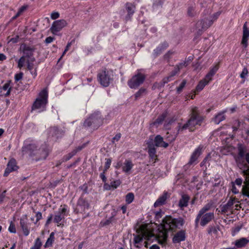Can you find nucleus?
<instances>
[{
    "label": "nucleus",
    "instance_id": "obj_14",
    "mask_svg": "<svg viewBox=\"0 0 249 249\" xmlns=\"http://www.w3.org/2000/svg\"><path fill=\"white\" fill-rule=\"evenodd\" d=\"M89 208V204L88 200L81 196L77 201V210L78 212L81 213L85 212L86 210H88Z\"/></svg>",
    "mask_w": 249,
    "mask_h": 249
},
{
    "label": "nucleus",
    "instance_id": "obj_11",
    "mask_svg": "<svg viewBox=\"0 0 249 249\" xmlns=\"http://www.w3.org/2000/svg\"><path fill=\"white\" fill-rule=\"evenodd\" d=\"M67 208V205H61L58 211L55 213L53 222L57 224V226L63 227L64 226V224L61 223V221L65 219V216L68 215L69 211Z\"/></svg>",
    "mask_w": 249,
    "mask_h": 249
},
{
    "label": "nucleus",
    "instance_id": "obj_51",
    "mask_svg": "<svg viewBox=\"0 0 249 249\" xmlns=\"http://www.w3.org/2000/svg\"><path fill=\"white\" fill-rule=\"evenodd\" d=\"M213 76H212L208 72V73L205 75V77L202 79V80L204 81H205V82L208 85L209 83L213 80Z\"/></svg>",
    "mask_w": 249,
    "mask_h": 249
},
{
    "label": "nucleus",
    "instance_id": "obj_41",
    "mask_svg": "<svg viewBox=\"0 0 249 249\" xmlns=\"http://www.w3.org/2000/svg\"><path fill=\"white\" fill-rule=\"evenodd\" d=\"M218 230L219 227L214 226H209L207 229L208 233L209 234H212L213 233L216 234Z\"/></svg>",
    "mask_w": 249,
    "mask_h": 249
},
{
    "label": "nucleus",
    "instance_id": "obj_56",
    "mask_svg": "<svg viewBox=\"0 0 249 249\" xmlns=\"http://www.w3.org/2000/svg\"><path fill=\"white\" fill-rule=\"evenodd\" d=\"M208 159V157H205L200 164V167H202L203 169H204V171H206L207 169L206 163L207 162Z\"/></svg>",
    "mask_w": 249,
    "mask_h": 249
},
{
    "label": "nucleus",
    "instance_id": "obj_4",
    "mask_svg": "<svg viewBox=\"0 0 249 249\" xmlns=\"http://www.w3.org/2000/svg\"><path fill=\"white\" fill-rule=\"evenodd\" d=\"M209 11L206 10L203 13V18L200 20H198L196 25L197 31V35L201 36L204 31L206 30L211 27L213 22L218 19L221 14V11H219L210 15H208Z\"/></svg>",
    "mask_w": 249,
    "mask_h": 249
},
{
    "label": "nucleus",
    "instance_id": "obj_64",
    "mask_svg": "<svg viewBox=\"0 0 249 249\" xmlns=\"http://www.w3.org/2000/svg\"><path fill=\"white\" fill-rule=\"evenodd\" d=\"M36 221L35 223L36 224L37 223V222H38L40 220H41L42 218V213L39 212H37L36 214Z\"/></svg>",
    "mask_w": 249,
    "mask_h": 249
},
{
    "label": "nucleus",
    "instance_id": "obj_54",
    "mask_svg": "<svg viewBox=\"0 0 249 249\" xmlns=\"http://www.w3.org/2000/svg\"><path fill=\"white\" fill-rule=\"evenodd\" d=\"M143 240V237L141 235H136L134 238V242L135 244L141 243Z\"/></svg>",
    "mask_w": 249,
    "mask_h": 249
},
{
    "label": "nucleus",
    "instance_id": "obj_15",
    "mask_svg": "<svg viewBox=\"0 0 249 249\" xmlns=\"http://www.w3.org/2000/svg\"><path fill=\"white\" fill-rule=\"evenodd\" d=\"M18 169V167L17 165L16 160L14 159H10L7 165V167L5 169L3 176L7 177L9 174L13 171H15Z\"/></svg>",
    "mask_w": 249,
    "mask_h": 249
},
{
    "label": "nucleus",
    "instance_id": "obj_47",
    "mask_svg": "<svg viewBox=\"0 0 249 249\" xmlns=\"http://www.w3.org/2000/svg\"><path fill=\"white\" fill-rule=\"evenodd\" d=\"M174 52L171 50L168 51L163 56L164 60H167V62H169L170 59L171 58V56L174 54Z\"/></svg>",
    "mask_w": 249,
    "mask_h": 249
},
{
    "label": "nucleus",
    "instance_id": "obj_49",
    "mask_svg": "<svg viewBox=\"0 0 249 249\" xmlns=\"http://www.w3.org/2000/svg\"><path fill=\"white\" fill-rule=\"evenodd\" d=\"M243 36L249 37V30L247 26V22H246L243 25Z\"/></svg>",
    "mask_w": 249,
    "mask_h": 249
},
{
    "label": "nucleus",
    "instance_id": "obj_21",
    "mask_svg": "<svg viewBox=\"0 0 249 249\" xmlns=\"http://www.w3.org/2000/svg\"><path fill=\"white\" fill-rule=\"evenodd\" d=\"M202 147L200 145L195 150L191 155V158L189 161V164H193L197 160V159L202 153Z\"/></svg>",
    "mask_w": 249,
    "mask_h": 249
},
{
    "label": "nucleus",
    "instance_id": "obj_63",
    "mask_svg": "<svg viewBox=\"0 0 249 249\" xmlns=\"http://www.w3.org/2000/svg\"><path fill=\"white\" fill-rule=\"evenodd\" d=\"M60 16V14L57 12H53L51 15V18L52 19H56Z\"/></svg>",
    "mask_w": 249,
    "mask_h": 249
},
{
    "label": "nucleus",
    "instance_id": "obj_37",
    "mask_svg": "<svg viewBox=\"0 0 249 249\" xmlns=\"http://www.w3.org/2000/svg\"><path fill=\"white\" fill-rule=\"evenodd\" d=\"M208 84L202 79L199 81L196 88V92L199 93L203 89L204 87Z\"/></svg>",
    "mask_w": 249,
    "mask_h": 249
},
{
    "label": "nucleus",
    "instance_id": "obj_31",
    "mask_svg": "<svg viewBox=\"0 0 249 249\" xmlns=\"http://www.w3.org/2000/svg\"><path fill=\"white\" fill-rule=\"evenodd\" d=\"M115 215L116 213L115 212H112L111 213V216L110 217L105 220L101 221V222H100L101 226L102 227L106 226L109 225L110 224L112 223L113 222H115Z\"/></svg>",
    "mask_w": 249,
    "mask_h": 249
},
{
    "label": "nucleus",
    "instance_id": "obj_58",
    "mask_svg": "<svg viewBox=\"0 0 249 249\" xmlns=\"http://www.w3.org/2000/svg\"><path fill=\"white\" fill-rule=\"evenodd\" d=\"M28 8L27 5L22 6L19 8L17 13L18 15L20 16Z\"/></svg>",
    "mask_w": 249,
    "mask_h": 249
},
{
    "label": "nucleus",
    "instance_id": "obj_50",
    "mask_svg": "<svg viewBox=\"0 0 249 249\" xmlns=\"http://www.w3.org/2000/svg\"><path fill=\"white\" fill-rule=\"evenodd\" d=\"M25 56H22L18 60V68L19 69H21L24 64V63L25 62Z\"/></svg>",
    "mask_w": 249,
    "mask_h": 249
},
{
    "label": "nucleus",
    "instance_id": "obj_33",
    "mask_svg": "<svg viewBox=\"0 0 249 249\" xmlns=\"http://www.w3.org/2000/svg\"><path fill=\"white\" fill-rule=\"evenodd\" d=\"M121 181L119 179L115 180L110 182V184L109 185L107 183H105L104 186L106 189L110 190L111 188L115 189L117 188L121 184Z\"/></svg>",
    "mask_w": 249,
    "mask_h": 249
},
{
    "label": "nucleus",
    "instance_id": "obj_53",
    "mask_svg": "<svg viewBox=\"0 0 249 249\" xmlns=\"http://www.w3.org/2000/svg\"><path fill=\"white\" fill-rule=\"evenodd\" d=\"M19 36L18 35H16L15 37L10 38V36H8L7 39H8V43L12 42V43H17L19 41Z\"/></svg>",
    "mask_w": 249,
    "mask_h": 249
},
{
    "label": "nucleus",
    "instance_id": "obj_24",
    "mask_svg": "<svg viewBox=\"0 0 249 249\" xmlns=\"http://www.w3.org/2000/svg\"><path fill=\"white\" fill-rule=\"evenodd\" d=\"M244 175L246 176L247 183L245 186L242 188V194L244 196L249 197V167L243 171Z\"/></svg>",
    "mask_w": 249,
    "mask_h": 249
},
{
    "label": "nucleus",
    "instance_id": "obj_8",
    "mask_svg": "<svg viewBox=\"0 0 249 249\" xmlns=\"http://www.w3.org/2000/svg\"><path fill=\"white\" fill-rule=\"evenodd\" d=\"M146 75L138 70L137 73L127 81L128 86L131 89H137L144 82Z\"/></svg>",
    "mask_w": 249,
    "mask_h": 249
},
{
    "label": "nucleus",
    "instance_id": "obj_61",
    "mask_svg": "<svg viewBox=\"0 0 249 249\" xmlns=\"http://www.w3.org/2000/svg\"><path fill=\"white\" fill-rule=\"evenodd\" d=\"M231 209L226 204L221 207V212L224 213L228 212Z\"/></svg>",
    "mask_w": 249,
    "mask_h": 249
},
{
    "label": "nucleus",
    "instance_id": "obj_43",
    "mask_svg": "<svg viewBox=\"0 0 249 249\" xmlns=\"http://www.w3.org/2000/svg\"><path fill=\"white\" fill-rule=\"evenodd\" d=\"M134 199V195L132 193H128L125 196V202L127 204H129L133 202Z\"/></svg>",
    "mask_w": 249,
    "mask_h": 249
},
{
    "label": "nucleus",
    "instance_id": "obj_7",
    "mask_svg": "<svg viewBox=\"0 0 249 249\" xmlns=\"http://www.w3.org/2000/svg\"><path fill=\"white\" fill-rule=\"evenodd\" d=\"M97 79L102 87H108L114 80L113 71L107 69H102L98 72Z\"/></svg>",
    "mask_w": 249,
    "mask_h": 249
},
{
    "label": "nucleus",
    "instance_id": "obj_60",
    "mask_svg": "<svg viewBox=\"0 0 249 249\" xmlns=\"http://www.w3.org/2000/svg\"><path fill=\"white\" fill-rule=\"evenodd\" d=\"M107 171H104L103 170V172L100 173V178L102 179V181L105 184L107 183L106 181L107 180V178L105 176V174Z\"/></svg>",
    "mask_w": 249,
    "mask_h": 249
},
{
    "label": "nucleus",
    "instance_id": "obj_10",
    "mask_svg": "<svg viewBox=\"0 0 249 249\" xmlns=\"http://www.w3.org/2000/svg\"><path fill=\"white\" fill-rule=\"evenodd\" d=\"M238 153L236 156L235 157V160L238 166L240 169L247 167L246 162H245V157L246 156V148L242 144H238L237 146Z\"/></svg>",
    "mask_w": 249,
    "mask_h": 249
},
{
    "label": "nucleus",
    "instance_id": "obj_13",
    "mask_svg": "<svg viewBox=\"0 0 249 249\" xmlns=\"http://www.w3.org/2000/svg\"><path fill=\"white\" fill-rule=\"evenodd\" d=\"M67 24L66 21L64 19H60L54 21L50 28L51 32L53 35L62 30L63 28L65 27Z\"/></svg>",
    "mask_w": 249,
    "mask_h": 249
},
{
    "label": "nucleus",
    "instance_id": "obj_39",
    "mask_svg": "<svg viewBox=\"0 0 249 249\" xmlns=\"http://www.w3.org/2000/svg\"><path fill=\"white\" fill-rule=\"evenodd\" d=\"M42 246V243L41 239L37 237L34 242V245L30 248V249H41Z\"/></svg>",
    "mask_w": 249,
    "mask_h": 249
},
{
    "label": "nucleus",
    "instance_id": "obj_25",
    "mask_svg": "<svg viewBox=\"0 0 249 249\" xmlns=\"http://www.w3.org/2000/svg\"><path fill=\"white\" fill-rule=\"evenodd\" d=\"M189 200L190 196L188 195L184 194L182 195L178 202V206L180 209L183 210L184 208L187 207Z\"/></svg>",
    "mask_w": 249,
    "mask_h": 249
},
{
    "label": "nucleus",
    "instance_id": "obj_1",
    "mask_svg": "<svg viewBox=\"0 0 249 249\" xmlns=\"http://www.w3.org/2000/svg\"><path fill=\"white\" fill-rule=\"evenodd\" d=\"M184 224V220L182 217L174 218L171 215L166 216L161 224V229H159V231L156 237L158 243L165 246L168 237V232H175L177 229H180Z\"/></svg>",
    "mask_w": 249,
    "mask_h": 249
},
{
    "label": "nucleus",
    "instance_id": "obj_16",
    "mask_svg": "<svg viewBox=\"0 0 249 249\" xmlns=\"http://www.w3.org/2000/svg\"><path fill=\"white\" fill-rule=\"evenodd\" d=\"M20 48L22 50L23 53L24 55L23 56H25L26 58H30L33 55L35 50L33 47L23 43L21 45Z\"/></svg>",
    "mask_w": 249,
    "mask_h": 249
},
{
    "label": "nucleus",
    "instance_id": "obj_59",
    "mask_svg": "<svg viewBox=\"0 0 249 249\" xmlns=\"http://www.w3.org/2000/svg\"><path fill=\"white\" fill-rule=\"evenodd\" d=\"M74 42H75V39H73L70 42H69L68 43V44H67V45L65 47V50L64 52V53H66L69 50L70 47L71 46V45L72 44L74 43Z\"/></svg>",
    "mask_w": 249,
    "mask_h": 249
},
{
    "label": "nucleus",
    "instance_id": "obj_19",
    "mask_svg": "<svg viewBox=\"0 0 249 249\" xmlns=\"http://www.w3.org/2000/svg\"><path fill=\"white\" fill-rule=\"evenodd\" d=\"M134 166L132 160L126 159L122 165V171L126 174H130L131 170Z\"/></svg>",
    "mask_w": 249,
    "mask_h": 249
},
{
    "label": "nucleus",
    "instance_id": "obj_32",
    "mask_svg": "<svg viewBox=\"0 0 249 249\" xmlns=\"http://www.w3.org/2000/svg\"><path fill=\"white\" fill-rule=\"evenodd\" d=\"M167 199V193H164L163 194L160 196L158 199L155 201L154 204L155 207L162 206L165 204Z\"/></svg>",
    "mask_w": 249,
    "mask_h": 249
},
{
    "label": "nucleus",
    "instance_id": "obj_52",
    "mask_svg": "<svg viewBox=\"0 0 249 249\" xmlns=\"http://www.w3.org/2000/svg\"><path fill=\"white\" fill-rule=\"evenodd\" d=\"M8 231L11 233H15L16 232V226L14 223L11 221L10 225L8 228Z\"/></svg>",
    "mask_w": 249,
    "mask_h": 249
},
{
    "label": "nucleus",
    "instance_id": "obj_5",
    "mask_svg": "<svg viewBox=\"0 0 249 249\" xmlns=\"http://www.w3.org/2000/svg\"><path fill=\"white\" fill-rule=\"evenodd\" d=\"M48 103V92L46 89H43L38 94L32 106V111L37 110L41 113L46 110Z\"/></svg>",
    "mask_w": 249,
    "mask_h": 249
},
{
    "label": "nucleus",
    "instance_id": "obj_45",
    "mask_svg": "<svg viewBox=\"0 0 249 249\" xmlns=\"http://www.w3.org/2000/svg\"><path fill=\"white\" fill-rule=\"evenodd\" d=\"M79 189L82 191L81 196L84 197L85 194H88V185L87 183H84L79 187Z\"/></svg>",
    "mask_w": 249,
    "mask_h": 249
},
{
    "label": "nucleus",
    "instance_id": "obj_17",
    "mask_svg": "<svg viewBox=\"0 0 249 249\" xmlns=\"http://www.w3.org/2000/svg\"><path fill=\"white\" fill-rule=\"evenodd\" d=\"M169 47L167 42L164 41L160 43L156 49L153 50V55L154 57L156 58L160 55L163 51Z\"/></svg>",
    "mask_w": 249,
    "mask_h": 249
},
{
    "label": "nucleus",
    "instance_id": "obj_29",
    "mask_svg": "<svg viewBox=\"0 0 249 249\" xmlns=\"http://www.w3.org/2000/svg\"><path fill=\"white\" fill-rule=\"evenodd\" d=\"M11 83V80H8L5 83L2 87H0V89L6 91V92L3 94L5 97H8L10 95L12 87H10Z\"/></svg>",
    "mask_w": 249,
    "mask_h": 249
},
{
    "label": "nucleus",
    "instance_id": "obj_26",
    "mask_svg": "<svg viewBox=\"0 0 249 249\" xmlns=\"http://www.w3.org/2000/svg\"><path fill=\"white\" fill-rule=\"evenodd\" d=\"M148 145V153L149 156V157L152 160H156L157 159L156 155V149L152 143V142H148L147 143Z\"/></svg>",
    "mask_w": 249,
    "mask_h": 249
},
{
    "label": "nucleus",
    "instance_id": "obj_44",
    "mask_svg": "<svg viewBox=\"0 0 249 249\" xmlns=\"http://www.w3.org/2000/svg\"><path fill=\"white\" fill-rule=\"evenodd\" d=\"M187 83V81L185 79H183L179 86L177 88V93L180 94L183 90L184 88L185 87Z\"/></svg>",
    "mask_w": 249,
    "mask_h": 249
},
{
    "label": "nucleus",
    "instance_id": "obj_48",
    "mask_svg": "<svg viewBox=\"0 0 249 249\" xmlns=\"http://www.w3.org/2000/svg\"><path fill=\"white\" fill-rule=\"evenodd\" d=\"M106 161L103 169L104 171H107L108 170V169L110 168L112 161L111 159L110 158L106 159Z\"/></svg>",
    "mask_w": 249,
    "mask_h": 249
},
{
    "label": "nucleus",
    "instance_id": "obj_46",
    "mask_svg": "<svg viewBox=\"0 0 249 249\" xmlns=\"http://www.w3.org/2000/svg\"><path fill=\"white\" fill-rule=\"evenodd\" d=\"M244 133L245 137H244V140L247 142H249V124L247 125L244 128Z\"/></svg>",
    "mask_w": 249,
    "mask_h": 249
},
{
    "label": "nucleus",
    "instance_id": "obj_3",
    "mask_svg": "<svg viewBox=\"0 0 249 249\" xmlns=\"http://www.w3.org/2000/svg\"><path fill=\"white\" fill-rule=\"evenodd\" d=\"M37 148L35 140L29 138L24 141L21 152L22 155L28 154L30 157L36 156L38 159H46L50 151L47 144L44 142L38 149Z\"/></svg>",
    "mask_w": 249,
    "mask_h": 249
},
{
    "label": "nucleus",
    "instance_id": "obj_36",
    "mask_svg": "<svg viewBox=\"0 0 249 249\" xmlns=\"http://www.w3.org/2000/svg\"><path fill=\"white\" fill-rule=\"evenodd\" d=\"M164 0H152V8L153 10H156L161 7L164 3Z\"/></svg>",
    "mask_w": 249,
    "mask_h": 249
},
{
    "label": "nucleus",
    "instance_id": "obj_62",
    "mask_svg": "<svg viewBox=\"0 0 249 249\" xmlns=\"http://www.w3.org/2000/svg\"><path fill=\"white\" fill-rule=\"evenodd\" d=\"M187 64L185 61L180 62L175 66H177L180 70H181L183 68L186 67Z\"/></svg>",
    "mask_w": 249,
    "mask_h": 249
},
{
    "label": "nucleus",
    "instance_id": "obj_30",
    "mask_svg": "<svg viewBox=\"0 0 249 249\" xmlns=\"http://www.w3.org/2000/svg\"><path fill=\"white\" fill-rule=\"evenodd\" d=\"M196 4L195 3L189 4L187 8V15L189 17H194L198 15V13L196 11Z\"/></svg>",
    "mask_w": 249,
    "mask_h": 249
},
{
    "label": "nucleus",
    "instance_id": "obj_40",
    "mask_svg": "<svg viewBox=\"0 0 249 249\" xmlns=\"http://www.w3.org/2000/svg\"><path fill=\"white\" fill-rule=\"evenodd\" d=\"M225 119V116L223 113H218L216 115L214 119V122L216 124H219L220 122Z\"/></svg>",
    "mask_w": 249,
    "mask_h": 249
},
{
    "label": "nucleus",
    "instance_id": "obj_27",
    "mask_svg": "<svg viewBox=\"0 0 249 249\" xmlns=\"http://www.w3.org/2000/svg\"><path fill=\"white\" fill-rule=\"evenodd\" d=\"M63 131L57 126L53 127L51 128L50 130V134L53 137H54L56 140L61 137L63 135Z\"/></svg>",
    "mask_w": 249,
    "mask_h": 249
},
{
    "label": "nucleus",
    "instance_id": "obj_57",
    "mask_svg": "<svg viewBox=\"0 0 249 249\" xmlns=\"http://www.w3.org/2000/svg\"><path fill=\"white\" fill-rule=\"evenodd\" d=\"M23 76V73L22 72H20L18 73H17L15 75V82H17L20 80H21Z\"/></svg>",
    "mask_w": 249,
    "mask_h": 249
},
{
    "label": "nucleus",
    "instance_id": "obj_23",
    "mask_svg": "<svg viewBox=\"0 0 249 249\" xmlns=\"http://www.w3.org/2000/svg\"><path fill=\"white\" fill-rule=\"evenodd\" d=\"M185 232L183 230L178 231L173 238V242L174 243H179L185 240Z\"/></svg>",
    "mask_w": 249,
    "mask_h": 249
},
{
    "label": "nucleus",
    "instance_id": "obj_12",
    "mask_svg": "<svg viewBox=\"0 0 249 249\" xmlns=\"http://www.w3.org/2000/svg\"><path fill=\"white\" fill-rule=\"evenodd\" d=\"M19 224L23 234L25 236H28L30 232L31 224L28 221V217L26 214L22 215L20 218Z\"/></svg>",
    "mask_w": 249,
    "mask_h": 249
},
{
    "label": "nucleus",
    "instance_id": "obj_18",
    "mask_svg": "<svg viewBox=\"0 0 249 249\" xmlns=\"http://www.w3.org/2000/svg\"><path fill=\"white\" fill-rule=\"evenodd\" d=\"M167 115L168 112L167 111L163 112L162 114L159 115L158 118L150 124V125L152 126L158 127L162 124L163 122L167 117Z\"/></svg>",
    "mask_w": 249,
    "mask_h": 249
},
{
    "label": "nucleus",
    "instance_id": "obj_22",
    "mask_svg": "<svg viewBox=\"0 0 249 249\" xmlns=\"http://www.w3.org/2000/svg\"><path fill=\"white\" fill-rule=\"evenodd\" d=\"M154 142L157 147L167 148L169 146V144L163 141V138L160 135H158L155 137Z\"/></svg>",
    "mask_w": 249,
    "mask_h": 249
},
{
    "label": "nucleus",
    "instance_id": "obj_20",
    "mask_svg": "<svg viewBox=\"0 0 249 249\" xmlns=\"http://www.w3.org/2000/svg\"><path fill=\"white\" fill-rule=\"evenodd\" d=\"M126 10L127 11V15L125 16L126 20H130L134 13L136 8L135 5L133 3L127 2L126 3Z\"/></svg>",
    "mask_w": 249,
    "mask_h": 249
},
{
    "label": "nucleus",
    "instance_id": "obj_2",
    "mask_svg": "<svg viewBox=\"0 0 249 249\" xmlns=\"http://www.w3.org/2000/svg\"><path fill=\"white\" fill-rule=\"evenodd\" d=\"M189 117V119L185 124H183L180 122L178 123L176 128L177 133L173 137L172 142L175 140L178 134H183L187 129H188L190 132L193 131L196 126L201 125L204 120V117L200 115L196 107L192 108Z\"/></svg>",
    "mask_w": 249,
    "mask_h": 249
},
{
    "label": "nucleus",
    "instance_id": "obj_38",
    "mask_svg": "<svg viewBox=\"0 0 249 249\" xmlns=\"http://www.w3.org/2000/svg\"><path fill=\"white\" fill-rule=\"evenodd\" d=\"M213 207V204L212 203H208L206 205H205L198 212H199V214H201L203 213H207L209 211H210Z\"/></svg>",
    "mask_w": 249,
    "mask_h": 249
},
{
    "label": "nucleus",
    "instance_id": "obj_28",
    "mask_svg": "<svg viewBox=\"0 0 249 249\" xmlns=\"http://www.w3.org/2000/svg\"><path fill=\"white\" fill-rule=\"evenodd\" d=\"M249 243V240L246 238L242 237L235 241V246L237 248L245 247Z\"/></svg>",
    "mask_w": 249,
    "mask_h": 249
},
{
    "label": "nucleus",
    "instance_id": "obj_35",
    "mask_svg": "<svg viewBox=\"0 0 249 249\" xmlns=\"http://www.w3.org/2000/svg\"><path fill=\"white\" fill-rule=\"evenodd\" d=\"M147 90L145 88L142 87L134 94L135 100L142 97L144 94H146Z\"/></svg>",
    "mask_w": 249,
    "mask_h": 249
},
{
    "label": "nucleus",
    "instance_id": "obj_34",
    "mask_svg": "<svg viewBox=\"0 0 249 249\" xmlns=\"http://www.w3.org/2000/svg\"><path fill=\"white\" fill-rule=\"evenodd\" d=\"M54 241V233L52 232L49 238L47 239L44 247L45 248H48L52 246L53 242Z\"/></svg>",
    "mask_w": 249,
    "mask_h": 249
},
{
    "label": "nucleus",
    "instance_id": "obj_9",
    "mask_svg": "<svg viewBox=\"0 0 249 249\" xmlns=\"http://www.w3.org/2000/svg\"><path fill=\"white\" fill-rule=\"evenodd\" d=\"M214 218V214L213 212L205 213L201 214H199V212H198L195 220V227L197 228L199 223L200 226L204 227Z\"/></svg>",
    "mask_w": 249,
    "mask_h": 249
},
{
    "label": "nucleus",
    "instance_id": "obj_6",
    "mask_svg": "<svg viewBox=\"0 0 249 249\" xmlns=\"http://www.w3.org/2000/svg\"><path fill=\"white\" fill-rule=\"evenodd\" d=\"M104 120L101 112L95 111L85 120L84 126L90 127L93 130H96L103 124Z\"/></svg>",
    "mask_w": 249,
    "mask_h": 249
},
{
    "label": "nucleus",
    "instance_id": "obj_55",
    "mask_svg": "<svg viewBox=\"0 0 249 249\" xmlns=\"http://www.w3.org/2000/svg\"><path fill=\"white\" fill-rule=\"evenodd\" d=\"M249 37L244 36H242L241 44L243 45L244 48H247V47L248 46V41L249 40Z\"/></svg>",
    "mask_w": 249,
    "mask_h": 249
},
{
    "label": "nucleus",
    "instance_id": "obj_42",
    "mask_svg": "<svg viewBox=\"0 0 249 249\" xmlns=\"http://www.w3.org/2000/svg\"><path fill=\"white\" fill-rule=\"evenodd\" d=\"M219 68V64H216L214 66L211 67L210 69V71L208 72V73L211 75L212 76H214V75L215 74V73L218 71V69Z\"/></svg>",
    "mask_w": 249,
    "mask_h": 249
}]
</instances>
